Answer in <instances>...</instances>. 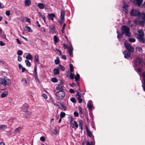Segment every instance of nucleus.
Instances as JSON below:
<instances>
[{
    "label": "nucleus",
    "mask_w": 145,
    "mask_h": 145,
    "mask_svg": "<svg viewBox=\"0 0 145 145\" xmlns=\"http://www.w3.org/2000/svg\"><path fill=\"white\" fill-rule=\"evenodd\" d=\"M134 33L135 35L138 34L137 38L139 42L142 43H144L145 42V39L144 37V33L142 30L141 29L137 30L134 32Z\"/></svg>",
    "instance_id": "f257e3e1"
},
{
    "label": "nucleus",
    "mask_w": 145,
    "mask_h": 145,
    "mask_svg": "<svg viewBox=\"0 0 145 145\" xmlns=\"http://www.w3.org/2000/svg\"><path fill=\"white\" fill-rule=\"evenodd\" d=\"M121 31L122 34L125 35L127 37H129L131 35L130 28L126 26H123L121 28Z\"/></svg>",
    "instance_id": "f03ea898"
},
{
    "label": "nucleus",
    "mask_w": 145,
    "mask_h": 145,
    "mask_svg": "<svg viewBox=\"0 0 145 145\" xmlns=\"http://www.w3.org/2000/svg\"><path fill=\"white\" fill-rule=\"evenodd\" d=\"M55 95L57 100H61L65 96V94L64 91H59L56 93Z\"/></svg>",
    "instance_id": "7ed1b4c3"
},
{
    "label": "nucleus",
    "mask_w": 145,
    "mask_h": 145,
    "mask_svg": "<svg viewBox=\"0 0 145 145\" xmlns=\"http://www.w3.org/2000/svg\"><path fill=\"white\" fill-rule=\"evenodd\" d=\"M11 83V81L9 79L5 80L3 78H0V85L4 86H9Z\"/></svg>",
    "instance_id": "20e7f679"
},
{
    "label": "nucleus",
    "mask_w": 145,
    "mask_h": 145,
    "mask_svg": "<svg viewBox=\"0 0 145 145\" xmlns=\"http://www.w3.org/2000/svg\"><path fill=\"white\" fill-rule=\"evenodd\" d=\"M124 45L127 50L129 52H134V48L132 46L128 43L127 42H126L124 43Z\"/></svg>",
    "instance_id": "39448f33"
},
{
    "label": "nucleus",
    "mask_w": 145,
    "mask_h": 145,
    "mask_svg": "<svg viewBox=\"0 0 145 145\" xmlns=\"http://www.w3.org/2000/svg\"><path fill=\"white\" fill-rule=\"evenodd\" d=\"M140 12L138 9H133L130 12L131 15L133 16H136L139 15Z\"/></svg>",
    "instance_id": "423d86ee"
},
{
    "label": "nucleus",
    "mask_w": 145,
    "mask_h": 145,
    "mask_svg": "<svg viewBox=\"0 0 145 145\" xmlns=\"http://www.w3.org/2000/svg\"><path fill=\"white\" fill-rule=\"evenodd\" d=\"M134 22L137 25H140L141 26H144L145 24L144 21H141L140 19L136 18L134 20Z\"/></svg>",
    "instance_id": "0eeeda50"
},
{
    "label": "nucleus",
    "mask_w": 145,
    "mask_h": 145,
    "mask_svg": "<svg viewBox=\"0 0 145 145\" xmlns=\"http://www.w3.org/2000/svg\"><path fill=\"white\" fill-rule=\"evenodd\" d=\"M130 1L135 5L140 6L142 3L143 0H130Z\"/></svg>",
    "instance_id": "6e6552de"
},
{
    "label": "nucleus",
    "mask_w": 145,
    "mask_h": 145,
    "mask_svg": "<svg viewBox=\"0 0 145 145\" xmlns=\"http://www.w3.org/2000/svg\"><path fill=\"white\" fill-rule=\"evenodd\" d=\"M28 106L27 104H24L21 108L23 112H26L28 111Z\"/></svg>",
    "instance_id": "1a4fd4ad"
},
{
    "label": "nucleus",
    "mask_w": 145,
    "mask_h": 145,
    "mask_svg": "<svg viewBox=\"0 0 145 145\" xmlns=\"http://www.w3.org/2000/svg\"><path fill=\"white\" fill-rule=\"evenodd\" d=\"M59 104H57L56 106H58L59 108L61 109H63L64 111L67 110V107L64 106L63 104H61L59 102Z\"/></svg>",
    "instance_id": "9d476101"
},
{
    "label": "nucleus",
    "mask_w": 145,
    "mask_h": 145,
    "mask_svg": "<svg viewBox=\"0 0 145 145\" xmlns=\"http://www.w3.org/2000/svg\"><path fill=\"white\" fill-rule=\"evenodd\" d=\"M68 51L69 55L71 56H72L73 48L72 46H68Z\"/></svg>",
    "instance_id": "9b49d317"
},
{
    "label": "nucleus",
    "mask_w": 145,
    "mask_h": 145,
    "mask_svg": "<svg viewBox=\"0 0 145 145\" xmlns=\"http://www.w3.org/2000/svg\"><path fill=\"white\" fill-rule=\"evenodd\" d=\"M143 62L142 59L139 57H137L135 61V63H141Z\"/></svg>",
    "instance_id": "f8f14e48"
},
{
    "label": "nucleus",
    "mask_w": 145,
    "mask_h": 145,
    "mask_svg": "<svg viewBox=\"0 0 145 145\" xmlns=\"http://www.w3.org/2000/svg\"><path fill=\"white\" fill-rule=\"evenodd\" d=\"M123 53L124 54V57L125 58L128 59L130 57L131 54L129 52L126 51H124Z\"/></svg>",
    "instance_id": "ddd939ff"
},
{
    "label": "nucleus",
    "mask_w": 145,
    "mask_h": 145,
    "mask_svg": "<svg viewBox=\"0 0 145 145\" xmlns=\"http://www.w3.org/2000/svg\"><path fill=\"white\" fill-rule=\"evenodd\" d=\"M26 56V58L29 60L32 59L33 56L32 55L29 53H25L24 55V57Z\"/></svg>",
    "instance_id": "4468645a"
},
{
    "label": "nucleus",
    "mask_w": 145,
    "mask_h": 145,
    "mask_svg": "<svg viewBox=\"0 0 145 145\" xmlns=\"http://www.w3.org/2000/svg\"><path fill=\"white\" fill-rule=\"evenodd\" d=\"M56 89L57 90H59V91H64V87L60 85V84H58L56 87Z\"/></svg>",
    "instance_id": "2eb2a0df"
},
{
    "label": "nucleus",
    "mask_w": 145,
    "mask_h": 145,
    "mask_svg": "<svg viewBox=\"0 0 145 145\" xmlns=\"http://www.w3.org/2000/svg\"><path fill=\"white\" fill-rule=\"evenodd\" d=\"M24 30L25 31H27L28 32L32 33L33 31L31 27L28 26H26L24 28Z\"/></svg>",
    "instance_id": "dca6fc26"
},
{
    "label": "nucleus",
    "mask_w": 145,
    "mask_h": 145,
    "mask_svg": "<svg viewBox=\"0 0 145 145\" xmlns=\"http://www.w3.org/2000/svg\"><path fill=\"white\" fill-rule=\"evenodd\" d=\"M37 65H35L34 66V73H35V78L37 79L38 80H39V78L38 77L37 73Z\"/></svg>",
    "instance_id": "f3484780"
},
{
    "label": "nucleus",
    "mask_w": 145,
    "mask_h": 145,
    "mask_svg": "<svg viewBox=\"0 0 145 145\" xmlns=\"http://www.w3.org/2000/svg\"><path fill=\"white\" fill-rule=\"evenodd\" d=\"M92 101H89L88 102V103L87 105V107L88 108L89 110H92V106L91 105V103Z\"/></svg>",
    "instance_id": "a211bd4d"
},
{
    "label": "nucleus",
    "mask_w": 145,
    "mask_h": 145,
    "mask_svg": "<svg viewBox=\"0 0 145 145\" xmlns=\"http://www.w3.org/2000/svg\"><path fill=\"white\" fill-rule=\"evenodd\" d=\"M139 16L142 18L143 20L142 21L145 22V13H140L139 15Z\"/></svg>",
    "instance_id": "6ab92c4d"
},
{
    "label": "nucleus",
    "mask_w": 145,
    "mask_h": 145,
    "mask_svg": "<svg viewBox=\"0 0 145 145\" xmlns=\"http://www.w3.org/2000/svg\"><path fill=\"white\" fill-rule=\"evenodd\" d=\"M25 113L24 114V117L26 118L29 117L31 115V113L28 111L25 112Z\"/></svg>",
    "instance_id": "aec40b11"
},
{
    "label": "nucleus",
    "mask_w": 145,
    "mask_h": 145,
    "mask_svg": "<svg viewBox=\"0 0 145 145\" xmlns=\"http://www.w3.org/2000/svg\"><path fill=\"white\" fill-rule=\"evenodd\" d=\"M56 29L54 25H52L50 27V31L52 33H54Z\"/></svg>",
    "instance_id": "412c9836"
},
{
    "label": "nucleus",
    "mask_w": 145,
    "mask_h": 145,
    "mask_svg": "<svg viewBox=\"0 0 145 145\" xmlns=\"http://www.w3.org/2000/svg\"><path fill=\"white\" fill-rule=\"evenodd\" d=\"M7 92L6 91H5L2 93L1 95V97L3 98L6 97H7Z\"/></svg>",
    "instance_id": "4be33fe9"
},
{
    "label": "nucleus",
    "mask_w": 145,
    "mask_h": 145,
    "mask_svg": "<svg viewBox=\"0 0 145 145\" xmlns=\"http://www.w3.org/2000/svg\"><path fill=\"white\" fill-rule=\"evenodd\" d=\"M38 7L39 8L41 9H43L44 8V5L41 3H39L38 4Z\"/></svg>",
    "instance_id": "5701e85b"
},
{
    "label": "nucleus",
    "mask_w": 145,
    "mask_h": 145,
    "mask_svg": "<svg viewBox=\"0 0 145 145\" xmlns=\"http://www.w3.org/2000/svg\"><path fill=\"white\" fill-rule=\"evenodd\" d=\"M31 3V1L30 0H26L25 1V4L26 6H29Z\"/></svg>",
    "instance_id": "b1692460"
},
{
    "label": "nucleus",
    "mask_w": 145,
    "mask_h": 145,
    "mask_svg": "<svg viewBox=\"0 0 145 145\" xmlns=\"http://www.w3.org/2000/svg\"><path fill=\"white\" fill-rule=\"evenodd\" d=\"M55 16V14H54L52 13L48 14L49 18L52 20H54V18Z\"/></svg>",
    "instance_id": "393cba45"
},
{
    "label": "nucleus",
    "mask_w": 145,
    "mask_h": 145,
    "mask_svg": "<svg viewBox=\"0 0 145 145\" xmlns=\"http://www.w3.org/2000/svg\"><path fill=\"white\" fill-rule=\"evenodd\" d=\"M74 78L76 82H77L79 81L80 79V75L78 73H77L76 76L74 77Z\"/></svg>",
    "instance_id": "a878e982"
},
{
    "label": "nucleus",
    "mask_w": 145,
    "mask_h": 145,
    "mask_svg": "<svg viewBox=\"0 0 145 145\" xmlns=\"http://www.w3.org/2000/svg\"><path fill=\"white\" fill-rule=\"evenodd\" d=\"M54 75L58 74H59V70L57 68H55L54 70Z\"/></svg>",
    "instance_id": "bb28decb"
},
{
    "label": "nucleus",
    "mask_w": 145,
    "mask_h": 145,
    "mask_svg": "<svg viewBox=\"0 0 145 145\" xmlns=\"http://www.w3.org/2000/svg\"><path fill=\"white\" fill-rule=\"evenodd\" d=\"M35 62L37 63H39V56L38 55H35L34 56Z\"/></svg>",
    "instance_id": "cd10ccee"
},
{
    "label": "nucleus",
    "mask_w": 145,
    "mask_h": 145,
    "mask_svg": "<svg viewBox=\"0 0 145 145\" xmlns=\"http://www.w3.org/2000/svg\"><path fill=\"white\" fill-rule=\"evenodd\" d=\"M22 129V128L21 127H18V128H16L14 130V132L15 133H19L20 132V130Z\"/></svg>",
    "instance_id": "c85d7f7f"
},
{
    "label": "nucleus",
    "mask_w": 145,
    "mask_h": 145,
    "mask_svg": "<svg viewBox=\"0 0 145 145\" xmlns=\"http://www.w3.org/2000/svg\"><path fill=\"white\" fill-rule=\"evenodd\" d=\"M65 15V12L63 11H62L60 16L61 20H64V16Z\"/></svg>",
    "instance_id": "c756f323"
},
{
    "label": "nucleus",
    "mask_w": 145,
    "mask_h": 145,
    "mask_svg": "<svg viewBox=\"0 0 145 145\" xmlns=\"http://www.w3.org/2000/svg\"><path fill=\"white\" fill-rule=\"evenodd\" d=\"M117 33L118 34L117 35V38L119 39H120L122 37V34H121L120 33V32H118V31H117Z\"/></svg>",
    "instance_id": "7c9ffc66"
},
{
    "label": "nucleus",
    "mask_w": 145,
    "mask_h": 145,
    "mask_svg": "<svg viewBox=\"0 0 145 145\" xmlns=\"http://www.w3.org/2000/svg\"><path fill=\"white\" fill-rule=\"evenodd\" d=\"M136 50L140 52H142V50L141 48L137 46L136 48Z\"/></svg>",
    "instance_id": "2f4dec72"
},
{
    "label": "nucleus",
    "mask_w": 145,
    "mask_h": 145,
    "mask_svg": "<svg viewBox=\"0 0 145 145\" xmlns=\"http://www.w3.org/2000/svg\"><path fill=\"white\" fill-rule=\"evenodd\" d=\"M25 22H28L30 23L31 22L30 19L24 17L23 18Z\"/></svg>",
    "instance_id": "473e14b6"
},
{
    "label": "nucleus",
    "mask_w": 145,
    "mask_h": 145,
    "mask_svg": "<svg viewBox=\"0 0 145 145\" xmlns=\"http://www.w3.org/2000/svg\"><path fill=\"white\" fill-rule=\"evenodd\" d=\"M70 71L71 72H72L74 71V68L72 64H70Z\"/></svg>",
    "instance_id": "72a5a7b5"
},
{
    "label": "nucleus",
    "mask_w": 145,
    "mask_h": 145,
    "mask_svg": "<svg viewBox=\"0 0 145 145\" xmlns=\"http://www.w3.org/2000/svg\"><path fill=\"white\" fill-rule=\"evenodd\" d=\"M59 68L60 69L63 71H64L65 70V67L62 65L61 64H59Z\"/></svg>",
    "instance_id": "f704fd0d"
},
{
    "label": "nucleus",
    "mask_w": 145,
    "mask_h": 145,
    "mask_svg": "<svg viewBox=\"0 0 145 145\" xmlns=\"http://www.w3.org/2000/svg\"><path fill=\"white\" fill-rule=\"evenodd\" d=\"M54 41L55 44L58 41V39L57 38V36L56 35H55L54 36Z\"/></svg>",
    "instance_id": "c9c22d12"
},
{
    "label": "nucleus",
    "mask_w": 145,
    "mask_h": 145,
    "mask_svg": "<svg viewBox=\"0 0 145 145\" xmlns=\"http://www.w3.org/2000/svg\"><path fill=\"white\" fill-rule=\"evenodd\" d=\"M72 124L73 125V126H72V127H73L74 126H75L76 128H78V125L77 123V122L76 121H74V123H72Z\"/></svg>",
    "instance_id": "e433bc0d"
},
{
    "label": "nucleus",
    "mask_w": 145,
    "mask_h": 145,
    "mask_svg": "<svg viewBox=\"0 0 145 145\" xmlns=\"http://www.w3.org/2000/svg\"><path fill=\"white\" fill-rule=\"evenodd\" d=\"M7 126L4 125H0V130H3L7 128Z\"/></svg>",
    "instance_id": "4c0bfd02"
},
{
    "label": "nucleus",
    "mask_w": 145,
    "mask_h": 145,
    "mask_svg": "<svg viewBox=\"0 0 145 145\" xmlns=\"http://www.w3.org/2000/svg\"><path fill=\"white\" fill-rule=\"evenodd\" d=\"M129 40L131 42H135L136 41V40L135 38H130L129 39Z\"/></svg>",
    "instance_id": "58836bf2"
},
{
    "label": "nucleus",
    "mask_w": 145,
    "mask_h": 145,
    "mask_svg": "<svg viewBox=\"0 0 145 145\" xmlns=\"http://www.w3.org/2000/svg\"><path fill=\"white\" fill-rule=\"evenodd\" d=\"M51 81L53 82L56 83L58 82V79L56 78H52Z\"/></svg>",
    "instance_id": "ea45409f"
},
{
    "label": "nucleus",
    "mask_w": 145,
    "mask_h": 145,
    "mask_svg": "<svg viewBox=\"0 0 145 145\" xmlns=\"http://www.w3.org/2000/svg\"><path fill=\"white\" fill-rule=\"evenodd\" d=\"M74 73H71L69 75V77H70V78L72 80L74 78Z\"/></svg>",
    "instance_id": "a19ab883"
},
{
    "label": "nucleus",
    "mask_w": 145,
    "mask_h": 145,
    "mask_svg": "<svg viewBox=\"0 0 145 145\" xmlns=\"http://www.w3.org/2000/svg\"><path fill=\"white\" fill-rule=\"evenodd\" d=\"M87 135L89 137H92V133L89 130L86 131Z\"/></svg>",
    "instance_id": "79ce46f5"
},
{
    "label": "nucleus",
    "mask_w": 145,
    "mask_h": 145,
    "mask_svg": "<svg viewBox=\"0 0 145 145\" xmlns=\"http://www.w3.org/2000/svg\"><path fill=\"white\" fill-rule=\"evenodd\" d=\"M65 112H61L60 114V116L61 118H64L65 116Z\"/></svg>",
    "instance_id": "37998d69"
},
{
    "label": "nucleus",
    "mask_w": 145,
    "mask_h": 145,
    "mask_svg": "<svg viewBox=\"0 0 145 145\" xmlns=\"http://www.w3.org/2000/svg\"><path fill=\"white\" fill-rule=\"evenodd\" d=\"M71 101L74 103H76V99L74 97H72L71 99Z\"/></svg>",
    "instance_id": "c03bdc74"
},
{
    "label": "nucleus",
    "mask_w": 145,
    "mask_h": 145,
    "mask_svg": "<svg viewBox=\"0 0 145 145\" xmlns=\"http://www.w3.org/2000/svg\"><path fill=\"white\" fill-rule=\"evenodd\" d=\"M23 53V51L21 50H18L17 51V54L19 56L22 55Z\"/></svg>",
    "instance_id": "a18cd8bd"
},
{
    "label": "nucleus",
    "mask_w": 145,
    "mask_h": 145,
    "mask_svg": "<svg viewBox=\"0 0 145 145\" xmlns=\"http://www.w3.org/2000/svg\"><path fill=\"white\" fill-rule=\"evenodd\" d=\"M77 99L78 101V102L80 103H82V100L81 98V96L78 97Z\"/></svg>",
    "instance_id": "49530a36"
},
{
    "label": "nucleus",
    "mask_w": 145,
    "mask_h": 145,
    "mask_svg": "<svg viewBox=\"0 0 145 145\" xmlns=\"http://www.w3.org/2000/svg\"><path fill=\"white\" fill-rule=\"evenodd\" d=\"M79 127L83 126V121L80 120L78 121Z\"/></svg>",
    "instance_id": "de8ad7c7"
},
{
    "label": "nucleus",
    "mask_w": 145,
    "mask_h": 145,
    "mask_svg": "<svg viewBox=\"0 0 145 145\" xmlns=\"http://www.w3.org/2000/svg\"><path fill=\"white\" fill-rule=\"evenodd\" d=\"M86 143V145H94L93 142L91 141L89 142V141H87Z\"/></svg>",
    "instance_id": "09e8293b"
},
{
    "label": "nucleus",
    "mask_w": 145,
    "mask_h": 145,
    "mask_svg": "<svg viewBox=\"0 0 145 145\" xmlns=\"http://www.w3.org/2000/svg\"><path fill=\"white\" fill-rule=\"evenodd\" d=\"M55 63H60V61L59 60V57H57V59L55 60Z\"/></svg>",
    "instance_id": "8fccbe9b"
},
{
    "label": "nucleus",
    "mask_w": 145,
    "mask_h": 145,
    "mask_svg": "<svg viewBox=\"0 0 145 145\" xmlns=\"http://www.w3.org/2000/svg\"><path fill=\"white\" fill-rule=\"evenodd\" d=\"M1 35V37L3 39H6V37L5 35L3 34H2Z\"/></svg>",
    "instance_id": "3c124183"
},
{
    "label": "nucleus",
    "mask_w": 145,
    "mask_h": 145,
    "mask_svg": "<svg viewBox=\"0 0 145 145\" xmlns=\"http://www.w3.org/2000/svg\"><path fill=\"white\" fill-rule=\"evenodd\" d=\"M78 109L80 113L81 114H83V113L82 112V108L80 107H78Z\"/></svg>",
    "instance_id": "603ef678"
},
{
    "label": "nucleus",
    "mask_w": 145,
    "mask_h": 145,
    "mask_svg": "<svg viewBox=\"0 0 145 145\" xmlns=\"http://www.w3.org/2000/svg\"><path fill=\"white\" fill-rule=\"evenodd\" d=\"M142 86L143 88L144 91H145V80H144V82L143 83Z\"/></svg>",
    "instance_id": "864d4df0"
},
{
    "label": "nucleus",
    "mask_w": 145,
    "mask_h": 145,
    "mask_svg": "<svg viewBox=\"0 0 145 145\" xmlns=\"http://www.w3.org/2000/svg\"><path fill=\"white\" fill-rule=\"evenodd\" d=\"M74 116L76 117H78L79 115L78 113L76 111H75L74 112Z\"/></svg>",
    "instance_id": "5fc2aeb1"
},
{
    "label": "nucleus",
    "mask_w": 145,
    "mask_h": 145,
    "mask_svg": "<svg viewBox=\"0 0 145 145\" xmlns=\"http://www.w3.org/2000/svg\"><path fill=\"white\" fill-rule=\"evenodd\" d=\"M0 45L2 46H3L5 45V44L3 41H0Z\"/></svg>",
    "instance_id": "6e6d98bb"
},
{
    "label": "nucleus",
    "mask_w": 145,
    "mask_h": 145,
    "mask_svg": "<svg viewBox=\"0 0 145 145\" xmlns=\"http://www.w3.org/2000/svg\"><path fill=\"white\" fill-rule=\"evenodd\" d=\"M45 140V138L44 137H41L40 138V140L44 142Z\"/></svg>",
    "instance_id": "4d7b16f0"
},
{
    "label": "nucleus",
    "mask_w": 145,
    "mask_h": 145,
    "mask_svg": "<svg viewBox=\"0 0 145 145\" xmlns=\"http://www.w3.org/2000/svg\"><path fill=\"white\" fill-rule=\"evenodd\" d=\"M16 42L18 44H22V43L20 41V40L18 39H16Z\"/></svg>",
    "instance_id": "13d9d810"
},
{
    "label": "nucleus",
    "mask_w": 145,
    "mask_h": 145,
    "mask_svg": "<svg viewBox=\"0 0 145 145\" xmlns=\"http://www.w3.org/2000/svg\"><path fill=\"white\" fill-rule=\"evenodd\" d=\"M10 12L9 10L7 11L6 12V14L8 16L10 15Z\"/></svg>",
    "instance_id": "bf43d9fd"
},
{
    "label": "nucleus",
    "mask_w": 145,
    "mask_h": 145,
    "mask_svg": "<svg viewBox=\"0 0 145 145\" xmlns=\"http://www.w3.org/2000/svg\"><path fill=\"white\" fill-rule=\"evenodd\" d=\"M74 91L72 89H70L69 90L70 92L72 93H73Z\"/></svg>",
    "instance_id": "052dcab7"
},
{
    "label": "nucleus",
    "mask_w": 145,
    "mask_h": 145,
    "mask_svg": "<svg viewBox=\"0 0 145 145\" xmlns=\"http://www.w3.org/2000/svg\"><path fill=\"white\" fill-rule=\"evenodd\" d=\"M22 57L20 56H18V61H20L22 60Z\"/></svg>",
    "instance_id": "680f3d73"
},
{
    "label": "nucleus",
    "mask_w": 145,
    "mask_h": 145,
    "mask_svg": "<svg viewBox=\"0 0 145 145\" xmlns=\"http://www.w3.org/2000/svg\"><path fill=\"white\" fill-rule=\"evenodd\" d=\"M137 71L138 72H141L142 70V69L140 68L137 69Z\"/></svg>",
    "instance_id": "e2e57ef3"
},
{
    "label": "nucleus",
    "mask_w": 145,
    "mask_h": 145,
    "mask_svg": "<svg viewBox=\"0 0 145 145\" xmlns=\"http://www.w3.org/2000/svg\"><path fill=\"white\" fill-rule=\"evenodd\" d=\"M129 6V5L125 3L123 4V8H127Z\"/></svg>",
    "instance_id": "0e129e2a"
},
{
    "label": "nucleus",
    "mask_w": 145,
    "mask_h": 145,
    "mask_svg": "<svg viewBox=\"0 0 145 145\" xmlns=\"http://www.w3.org/2000/svg\"><path fill=\"white\" fill-rule=\"evenodd\" d=\"M63 46L64 48L68 49V47L65 44H63Z\"/></svg>",
    "instance_id": "69168bd1"
},
{
    "label": "nucleus",
    "mask_w": 145,
    "mask_h": 145,
    "mask_svg": "<svg viewBox=\"0 0 145 145\" xmlns=\"http://www.w3.org/2000/svg\"><path fill=\"white\" fill-rule=\"evenodd\" d=\"M70 85L72 87H74L76 86V84L74 82H72Z\"/></svg>",
    "instance_id": "338daca9"
},
{
    "label": "nucleus",
    "mask_w": 145,
    "mask_h": 145,
    "mask_svg": "<svg viewBox=\"0 0 145 145\" xmlns=\"http://www.w3.org/2000/svg\"><path fill=\"white\" fill-rule=\"evenodd\" d=\"M142 76L144 78V80H145V72H144L142 73Z\"/></svg>",
    "instance_id": "774afa93"
}]
</instances>
